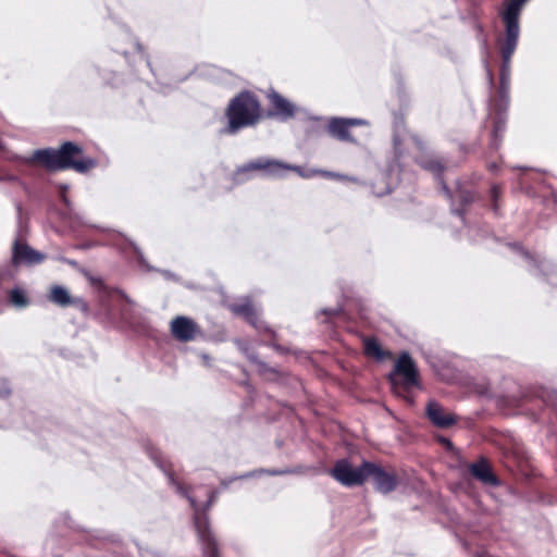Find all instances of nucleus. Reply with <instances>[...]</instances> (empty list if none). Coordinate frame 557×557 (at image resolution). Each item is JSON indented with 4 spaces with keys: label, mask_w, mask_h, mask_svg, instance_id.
I'll use <instances>...</instances> for the list:
<instances>
[{
    "label": "nucleus",
    "mask_w": 557,
    "mask_h": 557,
    "mask_svg": "<svg viewBox=\"0 0 557 557\" xmlns=\"http://www.w3.org/2000/svg\"><path fill=\"white\" fill-rule=\"evenodd\" d=\"M82 149L72 144L65 143L59 150H39L35 157L45 166L52 170L73 168L77 172H86L95 166L92 159L75 160L74 157L81 154Z\"/></svg>",
    "instance_id": "f257e3e1"
},
{
    "label": "nucleus",
    "mask_w": 557,
    "mask_h": 557,
    "mask_svg": "<svg viewBox=\"0 0 557 557\" xmlns=\"http://www.w3.org/2000/svg\"><path fill=\"white\" fill-rule=\"evenodd\" d=\"M226 114L228 117L226 132L235 133L259 120L260 104L250 94L243 92L231 102Z\"/></svg>",
    "instance_id": "f03ea898"
},
{
    "label": "nucleus",
    "mask_w": 557,
    "mask_h": 557,
    "mask_svg": "<svg viewBox=\"0 0 557 557\" xmlns=\"http://www.w3.org/2000/svg\"><path fill=\"white\" fill-rule=\"evenodd\" d=\"M527 0H511L504 12V21L506 24V41L502 49L505 65L509 64L513 54L519 37L518 17L523 3Z\"/></svg>",
    "instance_id": "7ed1b4c3"
},
{
    "label": "nucleus",
    "mask_w": 557,
    "mask_h": 557,
    "mask_svg": "<svg viewBox=\"0 0 557 557\" xmlns=\"http://www.w3.org/2000/svg\"><path fill=\"white\" fill-rule=\"evenodd\" d=\"M371 462H363L360 467H352L347 460H339L331 471L333 478L346 486L360 485L368 480Z\"/></svg>",
    "instance_id": "20e7f679"
},
{
    "label": "nucleus",
    "mask_w": 557,
    "mask_h": 557,
    "mask_svg": "<svg viewBox=\"0 0 557 557\" xmlns=\"http://www.w3.org/2000/svg\"><path fill=\"white\" fill-rule=\"evenodd\" d=\"M170 327L172 335L181 342L193 341L199 332L197 323L184 315L174 318Z\"/></svg>",
    "instance_id": "39448f33"
},
{
    "label": "nucleus",
    "mask_w": 557,
    "mask_h": 557,
    "mask_svg": "<svg viewBox=\"0 0 557 557\" xmlns=\"http://www.w3.org/2000/svg\"><path fill=\"white\" fill-rule=\"evenodd\" d=\"M364 124L367 122L361 119H332L329 124V131L341 140H351L348 133L349 127Z\"/></svg>",
    "instance_id": "423d86ee"
},
{
    "label": "nucleus",
    "mask_w": 557,
    "mask_h": 557,
    "mask_svg": "<svg viewBox=\"0 0 557 557\" xmlns=\"http://www.w3.org/2000/svg\"><path fill=\"white\" fill-rule=\"evenodd\" d=\"M369 478L373 479L375 487L382 493H388L396 486L395 478L384 472L374 463H371V470L368 471V479Z\"/></svg>",
    "instance_id": "0eeeda50"
},
{
    "label": "nucleus",
    "mask_w": 557,
    "mask_h": 557,
    "mask_svg": "<svg viewBox=\"0 0 557 557\" xmlns=\"http://www.w3.org/2000/svg\"><path fill=\"white\" fill-rule=\"evenodd\" d=\"M395 372L403 376L405 383L407 385H416L417 384V369L414 367V363L412 359L409 357L408 354H403L396 366H395Z\"/></svg>",
    "instance_id": "6e6552de"
},
{
    "label": "nucleus",
    "mask_w": 557,
    "mask_h": 557,
    "mask_svg": "<svg viewBox=\"0 0 557 557\" xmlns=\"http://www.w3.org/2000/svg\"><path fill=\"white\" fill-rule=\"evenodd\" d=\"M426 412L431 421L441 428H447L451 425L455 420L453 416L448 412H446L438 404L436 403H429Z\"/></svg>",
    "instance_id": "1a4fd4ad"
},
{
    "label": "nucleus",
    "mask_w": 557,
    "mask_h": 557,
    "mask_svg": "<svg viewBox=\"0 0 557 557\" xmlns=\"http://www.w3.org/2000/svg\"><path fill=\"white\" fill-rule=\"evenodd\" d=\"M44 260V256L28 246L15 244L13 249V262L14 263H38Z\"/></svg>",
    "instance_id": "9d476101"
},
{
    "label": "nucleus",
    "mask_w": 557,
    "mask_h": 557,
    "mask_svg": "<svg viewBox=\"0 0 557 557\" xmlns=\"http://www.w3.org/2000/svg\"><path fill=\"white\" fill-rule=\"evenodd\" d=\"M269 98H270V101L275 110V114L284 116V117H289L294 114V111H295L294 106L290 102H288L286 99L281 97L278 94L272 92L269 96Z\"/></svg>",
    "instance_id": "9b49d317"
},
{
    "label": "nucleus",
    "mask_w": 557,
    "mask_h": 557,
    "mask_svg": "<svg viewBox=\"0 0 557 557\" xmlns=\"http://www.w3.org/2000/svg\"><path fill=\"white\" fill-rule=\"evenodd\" d=\"M243 170L244 171H247V170H267V171H269L272 174H276V173H278L282 170H295V168L285 165V164H283V163H281L278 161L268 160V161H264V162H261V161L252 162V163L248 164L247 166H245Z\"/></svg>",
    "instance_id": "f8f14e48"
},
{
    "label": "nucleus",
    "mask_w": 557,
    "mask_h": 557,
    "mask_svg": "<svg viewBox=\"0 0 557 557\" xmlns=\"http://www.w3.org/2000/svg\"><path fill=\"white\" fill-rule=\"evenodd\" d=\"M471 473L484 483H494L495 479L485 461L473 463L470 468Z\"/></svg>",
    "instance_id": "ddd939ff"
},
{
    "label": "nucleus",
    "mask_w": 557,
    "mask_h": 557,
    "mask_svg": "<svg viewBox=\"0 0 557 557\" xmlns=\"http://www.w3.org/2000/svg\"><path fill=\"white\" fill-rule=\"evenodd\" d=\"M364 351L368 356L373 357L377 360H382L385 357V352L382 350L380 344L374 338H366L363 342Z\"/></svg>",
    "instance_id": "4468645a"
},
{
    "label": "nucleus",
    "mask_w": 557,
    "mask_h": 557,
    "mask_svg": "<svg viewBox=\"0 0 557 557\" xmlns=\"http://www.w3.org/2000/svg\"><path fill=\"white\" fill-rule=\"evenodd\" d=\"M50 299L61 306L69 305L71 302V297L67 290L61 286H54L51 289Z\"/></svg>",
    "instance_id": "2eb2a0df"
},
{
    "label": "nucleus",
    "mask_w": 557,
    "mask_h": 557,
    "mask_svg": "<svg viewBox=\"0 0 557 557\" xmlns=\"http://www.w3.org/2000/svg\"><path fill=\"white\" fill-rule=\"evenodd\" d=\"M233 311L237 314L245 315L247 318H250L255 314V310L249 302H246L240 306H233Z\"/></svg>",
    "instance_id": "dca6fc26"
},
{
    "label": "nucleus",
    "mask_w": 557,
    "mask_h": 557,
    "mask_svg": "<svg viewBox=\"0 0 557 557\" xmlns=\"http://www.w3.org/2000/svg\"><path fill=\"white\" fill-rule=\"evenodd\" d=\"M10 298L15 306L22 307L26 305V297L20 289L12 290Z\"/></svg>",
    "instance_id": "f3484780"
},
{
    "label": "nucleus",
    "mask_w": 557,
    "mask_h": 557,
    "mask_svg": "<svg viewBox=\"0 0 557 557\" xmlns=\"http://www.w3.org/2000/svg\"><path fill=\"white\" fill-rule=\"evenodd\" d=\"M197 529H198L199 537L201 539V541L206 542L208 545V548L211 549L210 557H216L215 553H214V545H213V542H212L211 537L209 536V534H207L205 530L203 531L201 530L199 523H197Z\"/></svg>",
    "instance_id": "a211bd4d"
},
{
    "label": "nucleus",
    "mask_w": 557,
    "mask_h": 557,
    "mask_svg": "<svg viewBox=\"0 0 557 557\" xmlns=\"http://www.w3.org/2000/svg\"><path fill=\"white\" fill-rule=\"evenodd\" d=\"M322 175L324 176H327V177H333V178H341L342 176L338 175V174H335V173H331V172H320Z\"/></svg>",
    "instance_id": "6ab92c4d"
}]
</instances>
